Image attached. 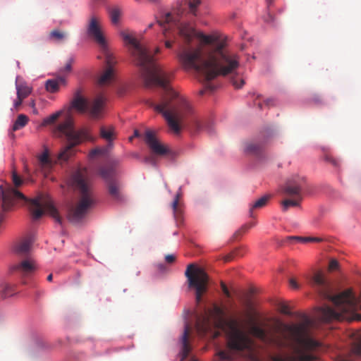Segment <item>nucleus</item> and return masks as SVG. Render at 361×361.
Masks as SVG:
<instances>
[{"instance_id":"obj_2","label":"nucleus","mask_w":361,"mask_h":361,"mask_svg":"<svg viewBox=\"0 0 361 361\" xmlns=\"http://www.w3.org/2000/svg\"><path fill=\"white\" fill-rule=\"evenodd\" d=\"M125 42L130 46V51L135 63L140 68L145 85H157L162 90L159 103L151 102V106L161 113L166 120L170 129L176 134L180 130L179 123L193 114V109L187 98L169 85L171 74L157 64L149 49L129 34L122 33Z\"/></svg>"},{"instance_id":"obj_48","label":"nucleus","mask_w":361,"mask_h":361,"mask_svg":"<svg viewBox=\"0 0 361 361\" xmlns=\"http://www.w3.org/2000/svg\"><path fill=\"white\" fill-rule=\"evenodd\" d=\"M194 123H195L197 130H200L203 129V128H204L203 125L202 124V123L200 121L195 119L194 121Z\"/></svg>"},{"instance_id":"obj_31","label":"nucleus","mask_w":361,"mask_h":361,"mask_svg":"<svg viewBox=\"0 0 361 361\" xmlns=\"http://www.w3.org/2000/svg\"><path fill=\"white\" fill-rule=\"evenodd\" d=\"M200 4V0H190L188 3V6L190 13H191L194 16H196L197 7L199 6Z\"/></svg>"},{"instance_id":"obj_18","label":"nucleus","mask_w":361,"mask_h":361,"mask_svg":"<svg viewBox=\"0 0 361 361\" xmlns=\"http://www.w3.org/2000/svg\"><path fill=\"white\" fill-rule=\"evenodd\" d=\"M32 240L25 238L17 242L13 246V251L17 255L26 256L30 251Z\"/></svg>"},{"instance_id":"obj_51","label":"nucleus","mask_w":361,"mask_h":361,"mask_svg":"<svg viewBox=\"0 0 361 361\" xmlns=\"http://www.w3.org/2000/svg\"><path fill=\"white\" fill-rule=\"evenodd\" d=\"M312 99L314 100V102L315 103H319V102H322V98H321V97H320L319 95H317H317H314Z\"/></svg>"},{"instance_id":"obj_49","label":"nucleus","mask_w":361,"mask_h":361,"mask_svg":"<svg viewBox=\"0 0 361 361\" xmlns=\"http://www.w3.org/2000/svg\"><path fill=\"white\" fill-rule=\"evenodd\" d=\"M255 225V224L254 222L247 224L242 227V230L247 231V229L253 227Z\"/></svg>"},{"instance_id":"obj_21","label":"nucleus","mask_w":361,"mask_h":361,"mask_svg":"<svg viewBox=\"0 0 361 361\" xmlns=\"http://www.w3.org/2000/svg\"><path fill=\"white\" fill-rule=\"evenodd\" d=\"M209 317L210 313H205V315L202 318H198L197 321L196 329L201 336L206 334L211 328Z\"/></svg>"},{"instance_id":"obj_43","label":"nucleus","mask_w":361,"mask_h":361,"mask_svg":"<svg viewBox=\"0 0 361 361\" xmlns=\"http://www.w3.org/2000/svg\"><path fill=\"white\" fill-rule=\"evenodd\" d=\"M233 85L235 86V88H240L244 85L245 82L244 80L241 79L240 81V83H238V81L237 79H233L232 80Z\"/></svg>"},{"instance_id":"obj_54","label":"nucleus","mask_w":361,"mask_h":361,"mask_svg":"<svg viewBox=\"0 0 361 361\" xmlns=\"http://www.w3.org/2000/svg\"><path fill=\"white\" fill-rule=\"evenodd\" d=\"M133 137H140V133L137 130H135Z\"/></svg>"},{"instance_id":"obj_16","label":"nucleus","mask_w":361,"mask_h":361,"mask_svg":"<svg viewBox=\"0 0 361 361\" xmlns=\"http://www.w3.org/2000/svg\"><path fill=\"white\" fill-rule=\"evenodd\" d=\"M106 58L107 68L100 75L97 81L98 84L101 86L110 84L114 77V71L111 65L112 63V59L109 54H107Z\"/></svg>"},{"instance_id":"obj_39","label":"nucleus","mask_w":361,"mask_h":361,"mask_svg":"<svg viewBox=\"0 0 361 361\" xmlns=\"http://www.w3.org/2000/svg\"><path fill=\"white\" fill-rule=\"evenodd\" d=\"M274 20H275L274 16L272 14H271L269 11L264 17V22L268 24H274Z\"/></svg>"},{"instance_id":"obj_9","label":"nucleus","mask_w":361,"mask_h":361,"mask_svg":"<svg viewBox=\"0 0 361 361\" xmlns=\"http://www.w3.org/2000/svg\"><path fill=\"white\" fill-rule=\"evenodd\" d=\"M104 104V99L99 96L97 97L92 103H90L82 95V90L78 89L73 94V98L71 102V109H75L80 114H88L92 118H100L103 106Z\"/></svg>"},{"instance_id":"obj_22","label":"nucleus","mask_w":361,"mask_h":361,"mask_svg":"<svg viewBox=\"0 0 361 361\" xmlns=\"http://www.w3.org/2000/svg\"><path fill=\"white\" fill-rule=\"evenodd\" d=\"M99 173L101 176V177L106 181V183H109V181H113L116 180L114 178V165L112 164H108L99 167Z\"/></svg>"},{"instance_id":"obj_20","label":"nucleus","mask_w":361,"mask_h":361,"mask_svg":"<svg viewBox=\"0 0 361 361\" xmlns=\"http://www.w3.org/2000/svg\"><path fill=\"white\" fill-rule=\"evenodd\" d=\"M180 198V194L177 193L176 195V197H175L172 204H171V207H172L173 212L174 219H175L178 226L181 224L183 222V214L181 204L179 202Z\"/></svg>"},{"instance_id":"obj_60","label":"nucleus","mask_w":361,"mask_h":361,"mask_svg":"<svg viewBox=\"0 0 361 361\" xmlns=\"http://www.w3.org/2000/svg\"><path fill=\"white\" fill-rule=\"evenodd\" d=\"M152 24L149 25V27H152Z\"/></svg>"},{"instance_id":"obj_27","label":"nucleus","mask_w":361,"mask_h":361,"mask_svg":"<svg viewBox=\"0 0 361 361\" xmlns=\"http://www.w3.org/2000/svg\"><path fill=\"white\" fill-rule=\"evenodd\" d=\"M59 82H64V80L63 78H59V80H48L46 82V90L51 93L56 92L59 90Z\"/></svg>"},{"instance_id":"obj_15","label":"nucleus","mask_w":361,"mask_h":361,"mask_svg":"<svg viewBox=\"0 0 361 361\" xmlns=\"http://www.w3.org/2000/svg\"><path fill=\"white\" fill-rule=\"evenodd\" d=\"M106 188L112 200L118 202L124 201V195L121 192V184L118 180L109 181L106 183Z\"/></svg>"},{"instance_id":"obj_7","label":"nucleus","mask_w":361,"mask_h":361,"mask_svg":"<svg viewBox=\"0 0 361 361\" xmlns=\"http://www.w3.org/2000/svg\"><path fill=\"white\" fill-rule=\"evenodd\" d=\"M56 130L60 134L66 136L68 142L67 145L58 155V159L61 161H67L70 157L75 154L74 147L83 140L90 139L86 130H75L74 129L73 120L69 114L66 115L64 121L57 126Z\"/></svg>"},{"instance_id":"obj_45","label":"nucleus","mask_w":361,"mask_h":361,"mask_svg":"<svg viewBox=\"0 0 361 361\" xmlns=\"http://www.w3.org/2000/svg\"><path fill=\"white\" fill-rule=\"evenodd\" d=\"M289 285L293 289H298L299 288V286L295 279H289Z\"/></svg>"},{"instance_id":"obj_25","label":"nucleus","mask_w":361,"mask_h":361,"mask_svg":"<svg viewBox=\"0 0 361 361\" xmlns=\"http://www.w3.org/2000/svg\"><path fill=\"white\" fill-rule=\"evenodd\" d=\"M16 90L18 97L23 99L27 97L32 92V89L25 84H16Z\"/></svg>"},{"instance_id":"obj_23","label":"nucleus","mask_w":361,"mask_h":361,"mask_svg":"<svg viewBox=\"0 0 361 361\" xmlns=\"http://www.w3.org/2000/svg\"><path fill=\"white\" fill-rule=\"evenodd\" d=\"M270 197L271 196L269 195H264L256 200L252 204H251L249 209L250 216L254 218V210L264 207L268 202Z\"/></svg>"},{"instance_id":"obj_33","label":"nucleus","mask_w":361,"mask_h":361,"mask_svg":"<svg viewBox=\"0 0 361 361\" xmlns=\"http://www.w3.org/2000/svg\"><path fill=\"white\" fill-rule=\"evenodd\" d=\"M15 293V289H14V286L11 285V284H8V283H6L4 285V288H3V290H2V296L4 297V298H7V297H10L13 295H14Z\"/></svg>"},{"instance_id":"obj_35","label":"nucleus","mask_w":361,"mask_h":361,"mask_svg":"<svg viewBox=\"0 0 361 361\" xmlns=\"http://www.w3.org/2000/svg\"><path fill=\"white\" fill-rule=\"evenodd\" d=\"M278 309L279 312L283 314L291 316L292 312L290 310L288 305L284 302H280L278 305Z\"/></svg>"},{"instance_id":"obj_13","label":"nucleus","mask_w":361,"mask_h":361,"mask_svg":"<svg viewBox=\"0 0 361 361\" xmlns=\"http://www.w3.org/2000/svg\"><path fill=\"white\" fill-rule=\"evenodd\" d=\"M143 139L151 151L157 155H165L169 152V149L159 141L152 130H146Z\"/></svg>"},{"instance_id":"obj_28","label":"nucleus","mask_w":361,"mask_h":361,"mask_svg":"<svg viewBox=\"0 0 361 361\" xmlns=\"http://www.w3.org/2000/svg\"><path fill=\"white\" fill-rule=\"evenodd\" d=\"M109 13L112 23L116 24L119 21L122 10L118 6H113L109 9Z\"/></svg>"},{"instance_id":"obj_11","label":"nucleus","mask_w":361,"mask_h":361,"mask_svg":"<svg viewBox=\"0 0 361 361\" xmlns=\"http://www.w3.org/2000/svg\"><path fill=\"white\" fill-rule=\"evenodd\" d=\"M305 188L306 180L304 176L295 175L287 181L283 192L293 199H286L281 202L284 212L287 211L290 207H297L300 204Z\"/></svg>"},{"instance_id":"obj_58","label":"nucleus","mask_w":361,"mask_h":361,"mask_svg":"<svg viewBox=\"0 0 361 361\" xmlns=\"http://www.w3.org/2000/svg\"><path fill=\"white\" fill-rule=\"evenodd\" d=\"M226 261H229L230 260V257H226V258L225 259Z\"/></svg>"},{"instance_id":"obj_56","label":"nucleus","mask_w":361,"mask_h":361,"mask_svg":"<svg viewBox=\"0 0 361 361\" xmlns=\"http://www.w3.org/2000/svg\"><path fill=\"white\" fill-rule=\"evenodd\" d=\"M267 1V7L269 8L271 5V4L272 3V1L273 0H266Z\"/></svg>"},{"instance_id":"obj_36","label":"nucleus","mask_w":361,"mask_h":361,"mask_svg":"<svg viewBox=\"0 0 361 361\" xmlns=\"http://www.w3.org/2000/svg\"><path fill=\"white\" fill-rule=\"evenodd\" d=\"M293 239H295L298 241L302 242V243H308V242H320L322 240L318 238H311V237H298V236H294L291 237Z\"/></svg>"},{"instance_id":"obj_17","label":"nucleus","mask_w":361,"mask_h":361,"mask_svg":"<svg viewBox=\"0 0 361 361\" xmlns=\"http://www.w3.org/2000/svg\"><path fill=\"white\" fill-rule=\"evenodd\" d=\"M37 269L35 262L32 259H27L23 260L20 263L14 265L12 267L13 271H18L24 276L29 275L34 272Z\"/></svg>"},{"instance_id":"obj_44","label":"nucleus","mask_w":361,"mask_h":361,"mask_svg":"<svg viewBox=\"0 0 361 361\" xmlns=\"http://www.w3.org/2000/svg\"><path fill=\"white\" fill-rule=\"evenodd\" d=\"M165 260L167 263H173L176 260V256L173 255H166L165 256Z\"/></svg>"},{"instance_id":"obj_3","label":"nucleus","mask_w":361,"mask_h":361,"mask_svg":"<svg viewBox=\"0 0 361 361\" xmlns=\"http://www.w3.org/2000/svg\"><path fill=\"white\" fill-rule=\"evenodd\" d=\"M311 324L310 319L304 316L302 322L299 324H288L277 321L274 325V332L270 334L257 325L251 326L250 332L267 345L279 349H291L295 353L298 354L297 361H312L313 356L301 354L304 350H311L317 345V343L311 338L309 329Z\"/></svg>"},{"instance_id":"obj_30","label":"nucleus","mask_w":361,"mask_h":361,"mask_svg":"<svg viewBox=\"0 0 361 361\" xmlns=\"http://www.w3.org/2000/svg\"><path fill=\"white\" fill-rule=\"evenodd\" d=\"M28 122V117L24 114H20L16 120L13 130L16 131L25 127Z\"/></svg>"},{"instance_id":"obj_26","label":"nucleus","mask_w":361,"mask_h":361,"mask_svg":"<svg viewBox=\"0 0 361 361\" xmlns=\"http://www.w3.org/2000/svg\"><path fill=\"white\" fill-rule=\"evenodd\" d=\"M254 104L257 106L259 109L263 108V105L270 107L273 106L276 104V101L274 98H267L263 100V102L261 101V96L257 95V97L254 100Z\"/></svg>"},{"instance_id":"obj_47","label":"nucleus","mask_w":361,"mask_h":361,"mask_svg":"<svg viewBox=\"0 0 361 361\" xmlns=\"http://www.w3.org/2000/svg\"><path fill=\"white\" fill-rule=\"evenodd\" d=\"M326 160L330 163H331L334 166H338V161L331 156H326Z\"/></svg>"},{"instance_id":"obj_32","label":"nucleus","mask_w":361,"mask_h":361,"mask_svg":"<svg viewBox=\"0 0 361 361\" xmlns=\"http://www.w3.org/2000/svg\"><path fill=\"white\" fill-rule=\"evenodd\" d=\"M50 38L54 39L56 41H61L66 37V34L59 30H54L49 34Z\"/></svg>"},{"instance_id":"obj_46","label":"nucleus","mask_w":361,"mask_h":361,"mask_svg":"<svg viewBox=\"0 0 361 361\" xmlns=\"http://www.w3.org/2000/svg\"><path fill=\"white\" fill-rule=\"evenodd\" d=\"M23 98L18 97L17 99L14 102V107L18 109L22 104V102L23 101Z\"/></svg>"},{"instance_id":"obj_1","label":"nucleus","mask_w":361,"mask_h":361,"mask_svg":"<svg viewBox=\"0 0 361 361\" xmlns=\"http://www.w3.org/2000/svg\"><path fill=\"white\" fill-rule=\"evenodd\" d=\"M183 9H178L176 16L166 13L157 23L163 28V35L166 39L165 47L171 48V35L178 33L183 41L180 45L178 57L186 70H193L206 82L204 90L200 91L203 95L206 91H213L214 86L209 82L219 75H227L235 72L240 66L239 56L229 51L225 42L214 35L197 32L193 27L179 16Z\"/></svg>"},{"instance_id":"obj_34","label":"nucleus","mask_w":361,"mask_h":361,"mask_svg":"<svg viewBox=\"0 0 361 361\" xmlns=\"http://www.w3.org/2000/svg\"><path fill=\"white\" fill-rule=\"evenodd\" d=\"M61 114L62 111H60L51 114L44 120V123L47 125L54 123L59 118Z\"/></svg>"},{"instance_id":"obj_59","label":"nucleus","mask_w":361,"mask_h":361,"mask_svg":"<svg viewBox=\"0 0 361 361\" xmlns=\"http://www.w3.org/2000/svg\"><path fill=\"white\" fill-rule=\"evenodd\" d=\"M159 48H157V49H156V52H159Z\"/></svg>"},{"instance_id":"obj_57","label":"nucleus","mask_w":361,"mask_h":361,"mask_svg":"<svg viewBox=\"0 0 361 361\" xmlns=\"http://www.w3.org/2000/svg\"><path fill=\"white\" fill-rule=\"evenodd\" d=\"M188 361H197V359H195V357H192L190 360Z\"/></svg>"},{"instance_id":"obj_52","label":"nucleus","mask_w":361,"mask_h":361,"mask_svg":"<svg viewBox=\"0 0 361 361\" xmlns=\"http://www.w3.org/2000/svg\"><path fill=\"white\" fill-rule=\"evenodd\" d=\"M71 69V62H68L64 67V70L63 71H66V72H68L70 71Z\"/></svg>"},{"instance_id":"obj_6","label":"nucleus","mask_w":361,"mask_h":361,"mask_svg":"<svg viewBox=\"0 0 361 361\" xmlns=\"http://www.w3.org/2000/svg\"><path fill=\"white\" fill-rule=\"evenodd\" d=\"M72 185L79 191L80 199L75 206H72L68 214V218L72 223L80 222L95 204V199L87 178L85 169L75 171L70 180Z\"/></svg>"},{"instance_id":"obj_24","label":"nucleus","mask_w":361,"mask_h":361,"mask_svg":"<svg viewBox=\"0 0 361 361\" xmlns=\"http://www.w3.org/2000/svg\"><path fill=\"white\" fill-rule=\"evenodd\" d=\"M100 136L109 142V145H112V141L115 138V130L113 126L100 128Z\"/></svg>"},{"instance_id":"obj_19","label":"nucleus","mask_w":361,"mask_h":361,"mask_svg":"<svg viewBox=\"0 0 361 361\" xmlns=\"http://www.w3.org/2000/svg\"><path fill=\"white\" fill-rule=\"evenodd\" d=\"M37 165L44 173L50 170L52 166V160L49 157L48 149H44L42 154L37 156Z\"/></svg>"},{"instance_id":"obj_37","label":"nucleus","mask_w":361,"mask_h":361,"mask_svg":"<svg viewBox=\"0 0 361 361\" xmlns=\"http://www.w3.org/2000/svg\"><path fill=\"white\" fill-rule=\"evenodd\" d=\"M218 355L221 360H230L232 359V355L227 351L220 350L218 353Z\"/></svg>"},{"instance_id":"obj_4","label":"nucleus","mask_w":361,"mask_h":361,"mask_svg":"<svg viewBox=\"0 0 361 361\" xmlns=\"http://www.w3.org/2000/svg\"><path fill=\"white\" fill-rule=\"evenodd\" d=\"M313 284L320 295L331 301L334 305L318 308L316 314L318 319L324 323L344 320L361 321V314L357 313L358 310H361L360 298L355 295L351 288L334 295L330 283L321 273L314 276Z\"/></svg>"},{"instance_id":"obj_10","label":"nucleus","mask_w":361,"mask_h":361,"mask_svg":"<svg viewBox=\"0 0 361 361\" xmlns=\"http://www.w3.org/2000/svg\"><path fill=\"white\" fill-rule=\"evenodd\" d=\"M185 275L188 281V286L195 290V300L197 304L202 301V295L207 292L209 276L205 271L195 264L188 266Z\"/></svg>"},{"instance_id":"obj_53","label":"nucleus","mask_w":361,"mask_h":361,"mask_svg":"<svg viewBox=\"0 0 361 361\" xmlns=\"http://www.w3.org/2000/svg\"><path fill=\"white\" fill-rule=\"evenodd\" d=\"M145 161L146 162H150L152 164H154V159L152 157H147L145 159Z\"/></svg>"},{"instance_id":"obj_29","label":"nucleus","mask_w":361,"mask_h":361,"mask_svg":"<svg viewBox=\"0 0 361 361\" xmlns=\"http://www.w3.org/2000/svg\"><path fill=\"white\" fill-rule=\"evenodd\" d=\"M245 151L248 153L259 156L262 151V145L257 142H252L247 145Z\"/></svg>"},{"instance_id":"obj_14","label":"nucleus","mask_w":361,"mask_h":361,"mask_svg":"<svg viewBox=\"0 0 361 361\" xmlns=\"http://www.w3.org/2000/svg\"><path fill=\"white\" fill-rule=\"evenodd\" d=\"M190 327L188 324H185L184 328L183 334L180 338V343H181V350L180 352V361H185L187 357H188L190 351H191V346L189 342V336L190 334Z\"/></svg>"},{"instance_id":"obj_50","label":"nucleus","mask_w":361,"mask_h":361,"mask_svg":"<svg viewBox=\"0 0 361 361\" xmlns=\"http://www.w3.org/2000/svg\"><path fill=\"white\" fill-rule=\"evenodd\" d=\"M214 311L215 312L216 314H219V315H221L223 314V311L221 310V307H219V306L217 305H214Z\"/></svg>"},{"instance_id":"obj_55","label":"nucleus","mask_w":361,"mask_h":361,"mask_svg":"<svg viewBox=\"0 0 361 361\" xmlns=\"http://www.w3.org/2000/svg\"><path fill=\"white\" fill-rule=\"evenodd\" d=\"M52 279H53V275L51 274H50L48 276H47V281L51 282L52 281Z\"/></svg>"},{"instance_id":"obj_38","label":"nucleus","mask_w":361,"mask_h":361,"mask_svg":"<svg viewBox=\"0 0 361 361\" xmlns=\"http://www.w3.org/2000/svg\"><path fill=\"white\" fill-rule=\"evenodd\" d=\"M12 180H13V184L16 187L20 186L23 183L22 179L15 171L13 172Z\"/></svg>"},{"instance_id":"obj_8","label":"nucleus","mask_w":361,"mask_h":361,"mask_svg":"<svg viewBox=\"0 0 361 361\" xmlns=\"http://www.w3.org/2000/svg\"><path fill=\"white\" fill-rule=\"evenodd\" d=\"M226 344L230 350L243 351L252 350L253 341L241 328L240 323L231 319L226 323Z\"/></svg>"},{"instance_id":"obj_41","label":"nucleus","mask_w":361,"mask_h":361,"mask_svg":"<svg viewBox=\"0 0 361 361\" xmlns=\"http://www.w3.org/2000/svg\"><path fill=\"white\" fill-rule=\"evenodd\" d=\"M221 287L222 291L224 293V295L227 298H231V293H230L226 285L223 281L221 282Z\"/></svg>"},{"instance_id":"obj_12","label":"nucleus","mask_w":361,"mask_h":361,"mask_svg":"<svg viewBox=\"0 0 361 361\" xmlns=\"http://www.w3.org/2000/svg\"><path fill=\"white\" fill-rule=\"evenodd\" d=\"M87 35L103 50L106 49V42L104 36L102 21L100 17L93 15L90 18L87 25Z\"/></svg>"},{"instance_id":"obj_5","label":"nucleus","mask_w":361,"mask_h":361,"mask_svg":"<svg viewBox=\"0 0 361 361\" xmlns=\"http://www.w3.org/2000/svg\"><path fill=\"white\" fill-rule=\"evenodd\" d=\"M2 200V209L4 212L8 211L17 203H27L34 220L40 219L47 212L49 214L56 222L61 224V218L58 211L54 206L53 202L49 196L44 194H39L33 199L26 197L17 189L8 186L4 188L0 185V200Z\"/></svg>"},{"instance_id":"obj_40","label":"nucleus","mask_w":361,"mask_h":361,"mask_svg":"<svg viewBox=\"0 0 361 361\" xmlns=\"http://www.w3.org/2000/svg\"><path fill=\"white\" fill-rule=\"evenodd\" d=\"M104 152H105L104 149L97 148V149L92 150V152H90V156H91V157H94V156H96L97 154H104Z\"/></svg>"},{"instance_id":"obj_42","label":"nucleus","mask_w":361,"mask_h":361,"mask_svg":"<svg viewBox=\"0 0 361 361\" xmlns=\"http://www.w3.org/2000/svg\"><path fill=\"white\" fill-rule=\"evenodd\" d=\"M338 267V262L336 259H331L329 262V269L336 270Z\"/></svg>"}]
</instances>
